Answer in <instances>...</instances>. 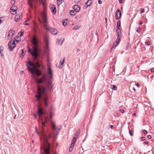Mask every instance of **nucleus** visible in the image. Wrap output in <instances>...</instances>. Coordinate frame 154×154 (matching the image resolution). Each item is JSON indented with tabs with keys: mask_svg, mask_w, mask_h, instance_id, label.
Instances as JSON below:
<instances>
[{
	"mask_svg": "<svg viewBox=\"0 0 154 154\" xmlns=\"http://www.w3.org/2000/svg\"><path fill=\"white\" fill-rule=\"evenodd\" d=\"M38 84H42L43 85H38L37 87V95L35 96L36 98V100H40L41 99L43 100L45 106V107L48 106V97L46 94L48 91H51L53 86L52 85V82L46 79L45 75H43L42 77L40 79L37 81Z\"/></svg>",
	"mask_w": 154,
	"mask_h": 154,
	"instance_id": "obj_1",
	"label": "nucleus"
},
{
	"mask_svg": "<svg viewBox=\"0 0 154 154\" xmlns=\"http://www.w3.org/2000/svg\"><path fill=\"white\" fill-rule=\"evenodd\" d=\"M32 43L33 45V51H32L29 47H28V52L32 56L35 57H38L39 56V55L37 53V51L39 49V45L35 35L33 36L32 40Z\"/></svg>",
	"mask_w": 154,
	"mask_h": 154,
	"instance_id": "obj_2",
	"label": "nucleus"
},
{
	"mask_svg": "<svg viewBox=\"0 0 154 154\" xmlns=\"http://www.w3.org/2000/svg\"><path fill=\"white\" fill-rule=\"evenodd\" d=\"M43 133V131L42 137L43 141L44 151L45 154H50V144L48 142V139L51 138L52 136L51 134H49L48 136H46Z\"/></svg>",
	"mask_w": 154,
	"mask_h": 154,
	"instance_id": "obj_3",
	"label": "nucleus"
},
{
	"mask_svg": "<svg viewBox=\"0 0 154 154\" xmlns=\"http://www.w3.org/2000/svg\"><path fill=\"white\" fill-rule=\"evenodd\" d=\"M28 70L31 72L33 75L35 74L38 76H40L42 74V72L39 70H37L35 71V66L33 62L28 61L27 62Z\"/></svg>",
	"mask_w": 154,
	"mask_h": 154,
	"instance_id": "obj_4",
	"label": "nucleus"
},
{
	"mask_svg": "<svg viewBox=\"0 0 154 154\" xmlns=\"http://www.w3.org/2000/svg\"><path fill=\"white\" fill-rule=\"evenodd\" d=\"M38 113L39 116V117L41 119L42 125V129H43V128L45 127V123H47L48 118V117H45L44 119H43L42 116L44 114V112L43 109L39 107H38Z\"/></svg>",
	"mask_w": 154,
	"mask_h": 154,
	"instance_id": "obj_5",
	"label": "nucleus"
},
{
	"mask_svg": "<svg viewBox=\"0 0 154 154\" xmlns=\"http://www.w3.org/2000/svg\"><path fill=\"white\" fill-rule=\"evenodd\" d=\"M44 27L46 30L51 32L53 35H55L57 34V30L56 29L51 28L49 26L47 25H45L44 26Z\"/></svg>",
	"mask_w": 154,
	"mask_h": 154,
	"instance_id": "obj_6",
	"label": "nucleus"
},
{
	"mask_svg": "<svg viewBox=\"0 0 154 154\" xmlns=\"http://www.w3.org/2000/svg\"><path fill=\"white\" fill-rule=\"evenodd\" d=\"M16 45L14 41H12V40L10 41L8 43V48L9 50L11 51H13L14 48L16 47Z\"/></svg>",
	"mask_w": 154,
	"mask_h": 154,
	"instance_id": "obj_7",
	"label": "nucleus"
},
{
	"mask_svg": "<svg viewBox=\"0 0 154 154\" xmlns=\"http://www.w3.org/2000/svg\"><path fill=\"white\" fill-rule=\"evenodd\" d=\"M41 15L42 17V21L43 23L45 24L44 26L46 25L48 23V20L47 19V15L45 12H43L41 14Z\"/></svg>",
	"mask_w": 154,
	"mask_h": 154,
	"instance_id": "obj_8",
	"label": "nucleus"
},
{
	"mask_svg": "<svg viewBox=\"0 0 154 154\" xmlns=\"http://www.w3.org/2000/svg\"><path fill=\"white\" fill-rule=\"evenodd\" d=\"M116 19L117 20H119L120 19L121 17V13L119 9H117L116 12Z\"/></svg>",
	"mask_w": 154,
	"mask_h": 154,
	"instance_id": "obj_9",
	"label": "nucleus"
},
{
	"mask_svg": "<svg viewBox=\"0 0 154 154\" xmlns=\"http://www.w3.org/2000/svg\"><path fill=\"white\" fill-rule=\"evenodd\" d=\"M116 32L117 34V40H120L122 37L121 32L120 29H116Z\"/></svg>",
	"mask_w": 154,
	"mask_h": 154,
	"instance_id": "obj_10",
	"label": "nucleus"
},
{
	"mask_svg": "<svg viewBox=\"0 0 154 154\" xmlns=\"http://www.w3.org/2000/svg\"><path fill=\"white\" fill-rule=\"evenodd\" d=\"M22 17V15L21 14H17L15 17V21L16 22L18 21L21 19V17Z\"/></svg>",
	"mask_w": 154,
	"mask_h": 154,
	"instance_id": "obj_11",
	"label": "nucleus"
},
{
	"mask_svg": "<svg viewBox=\"0 0 154 154\" xmlns=\"http://www.w3.org/2000/svg\"><path fill=\"white\" fill-rule=\"evenodd\" d=\"M45 47L46 50L48 49L49 48V41L48 38H45Z\"/></svg>",
	"mask_w": 154,
	"mask_h": 154,
	"instance_id": "obj_12",
	"label": "nucleus"
},
{
	"mask_svg": "<svg viewBox=\"0 0 154 154\" xmlns=\"http://www.w3.org/2000/svg\"><path fill=\"white\" fill-rule=\"evenodd\" d=\"M80 133V130H79L75 134L74 136L72 139L75 140V142L76 141V140L78 137Z\"/></svg>",
	"mask_w": 154,
	"mask_h": 154,
	"instance_id": "obj_13",
	"label": "nucleus"
},
{
	"mask_svg": "<svg viewBox=\"0 0 154 154\" xmlns=\"http://www.w3.org/2000/svg\"><path fill=\"white\" fill-rule=\"evenodd\" d=\"M92 4L91 0H88V1L86 2L85 5L84 6L85 8H86L88 6H90Z\"/></svg>",
	"mask_w": 154,
	"mask_h": 154,
	"instance_id": "obj_14",
	"label": "nucleus"
},
{
	"mask_svg": "<svg viewBox=\"0 0 154 154\" xmlns=\"http://www.w3.org/2000/svg\"><path fill=\"white\" fill-rule=\"evenodd\" d=\"M75 143V140H74L73 139L72 140V142L71 144V146L70 147L69 149V151L71 152L72 151V149H73V147L74 146V145Z\"/></svg>",
	"mask_w": 154,
	"mask_h": 154,
	"instance_id": "obj_15",
	"label": "nucleus"
},
{
	"mask_svg": "<svg viewBox=\"0 0 154 154\" xmlns=\"http://www.w3.org/2000/svg\"><path fill=\"white\" fill-rule=\"evenodd\" d=\"M73 8L76 12H78L80 10V8L79 5H74Z\"/></svg>",
	"mask_w": 154,
	"mask_h": 154,
	"instance_id": "obj_16",
	"label": "nucleus"
},
{
	"mask_svg": "<svg viewBox=\"0 0 154 154\" xmlns=\"http://www.w3.org/2000/svg\"><path fill=\"white\" fill-rule=\"evenodd\" d=\"M51 10L53 13L55 14L56 12V8L55 5H53L52 6L51 8Z\"/></svg>",
	"mask_w": 154,
	"mask_h": 154,
	"instance_id": "obj_17",
	"label": "nucleus"
},
{
	"mask_svg": "<svg viewBox=\"0 0 154 154\" xmlns=\"http://www.w3.org/2000/svg\"><path fill=\"white\" fill-rule=\"evenodd\" d=\"M14 33V31L13 30H10L9 32V33L8 35V36L9 37L11 36V37H12Z\"/></svg>",
	"mask_w": 154,
	"mask_h": 154,
	"instance_id": "obj_18",
	"label": "nucleus"
},
{
	"mask_svg": "<svg viewBox=\"0 0 154 154\" xmlns=\"http://www.w3.org/2000/svg\"><path fill=\"white\" fill-rule=\"evenodd\" d=\"M63 41H62L61 40V38L60 39H57V41L56 42V44L58 45H61L63 44Z\"/></svg>",
	"mask_w": 154,
	"mask_h": 154,
	"instance_id": "obj_19",
	"label": "nucleus"
},
{
	"mask_svg": "<svg viewBox=\"0 0 154 154\" xmlns=\"http://www.w3.org/2000/svg\"><path fill=\"white\" fill-rule=\"evenodd\" d=\"M120 40H119V41L117 40V39H116V41L114 42L113 44L112 45V47H111V49H112L113 48L115 47L116 46L117 44L119 43L120 42Z\"/></svg>",
	"mask_w": 154,
	"mask_h": 154,
	"instance_id": "obj_20",
	"label": "nucleus"
},
{
	"mask_svg": "<svg viewBox=\"0 0 154 154\" xmlns=\"http://www.w3.org/2000/svg\"><path fill=\"white\" fill-rule=\"evenodd\" d=\"M65 60V57H64L63 59V61H62L61 60L60 61L59 65H60V68H62V67L63 66V64Z\"/></svg>",
	"mask_w": 154,
	"mask_h": 154,
	"instance_id": "obj_21",
	"label": "nucleus"
},
{
	"mask_svg": "<svg viewBox=\"0 0 154 154\" xmlns=\"http://www.w3.org/2000/svg\"><path fill=\"white\" fill-rule=\"evenodd\" d=\"M43 75H45V76H46V75H45V74H43L42 75V76H43ZM42 77L41 78H40L39 79H40L41 78H42ZM52 78H53V76H52V75H49V79H47V78H46V80H50V81H51L52 82V80H51V79H52ZM39 80V79L37 80L36 81L37 82V80Z\"/></svg>",
	"mask_w": 154,
	"mask_h": 154,
	"instance_id": "obj_22",
	"label": "nucleus"
},
{
	"mask_svg": "<svg viewBox=\"0 0 154 154\" xmlns=\"http://www.w3.org/2000/svg\"><path fill=\"white\" fill-rule=\"evenodd\" d=\"M57 128H56L54 122L52 123V130L56 131H57Z\"/></svg>",
	"mask_w": 154,
	"mask_h": 154,
	"instance_id": "obj_23",
	"label": "nucleus"
},
{
	"mask_svg": "<svg viewBox=\"0 0 154 154\" xmlns=\"http://www.w3.org/2000/svg\"><path fill=\"white\" fill-rule=\"evenodd\" d=\"M48 73L49 75H51L52 74V72L51 69L49 67L48 68Z\"/></svg>",
	"mask_w": 154,
	"mask_h": 154,
	"instance_id": "obj_24",
	"label": "nucleus"
},
{
	"mask_svg": "<svg viewBox=\"0 0 154 154\" xmlns=\"http://www.w3.org/2000/svg\"><path fill=\"white\" fill-rule=\"evenodd\" d=\"M21 51L22 52L21 54H20V57L21 58H22L24 56L25 54L24 53V51L23 49H22Z\"/></svg>",
	"mask_w": 154,
	"mask_h": 154,
	"instance_id": "obj_25",
	"label": "nucleus"
},
{
	"mask_svg": "<svg viewBox=\"0 0 154 154\" xmlns=\"http://www.w3.org/2000/svg\"><path fill=\"white\" fill-rule=\"evenodd\" d=\"M121 26V22L120 21H119L117 22V25L116 27V29H120L119 27Z\"/></svg>",
	"mask_w": 154,
	"mask_h": 154,
	"instance_id": "obj_26",
	"label": "nucleus"
},
{
	"mask_svg": "<svg viewBox=\"0 0 154 154\" xmlns=\"http://www.w3.org/2000/svg\"><path fill=\"white\" fill-rule=\"evenodd\" d=\"M111 88L112 90H116L117 89V87L116 85H111Z\"/></svg>",
	"mask_w": 154,
	"mask_h": 154,
	"instance_id": "obj_27",
	"label": "nucleus"
},
{
	"mask_svg": "<svg viewBox=\"0 0 154 154\" xmlns=\"http://www.w3.org/2000/svg\"><path fill=\"white\" fill-rule=\"evenodd\" d=\"M64 0H57V5L59 6L61 4Z\"/></svg>",
	"mask_w": 154,
	"mask_h": 154,
	"instance_id": "obj_28",
	"label": "nucleus"
},
{
	"mask_svg": "<svg viewBox=\"0 0 154 154\" xmlns=\"http://www.w3.org/2000/svg\"><path fill=\"white\" fill-rule=\"evenodd\" d=\"M131 47L129 43H127V46L125 48L126 50H127L129 48H130Z\"/></svg>",
	"mask_w": 154,
	"mask_h": 154,
	"instance_id": "obj_29",
	"label": "nucleus"
},
{
	"mask_svg": "<svg viewBox=\"0 0 154 154\" xmlns=\"http://www.w3.org/2000/svg\"><path fill=\"white\" fill-rule=\"evenodd\" d=\"M70 13L71 15H75V14L74 11L73 10L70 11Z\"/></svg>",
	"mask_w": 154,
	"mask_h": 154,
	"instance_id": "obj_30",
	"label": "nucleus"
},
{
	"mask_svg": "<svg viewBox=\"0 0 154 154\" xmlns=\"http://www.w3.org/2000/svg\"><path fill=\"white\" fill-rule=\"evenodd\" d=\"M80 27V26H76L73 28V30H76L77 29H79Z\"/></svg>",
	"mask_w": 154,
	"mask_h": 154,
	"instance_id": "obj_31",
	"label": "nucleus"
},
{
	"mask_svg": "<svg viewBox=\"0 0 154 154\" xmlns=\"http://www.w3.org/2000/svg\"><path fill=\"white\" fill-rule=\"evenodd\" d=\"M19 38V36H17L16 37L14 38V42L16 41L17 42H18L19 41V40H17V39H18Z\"/></svg>",
	"mask_w": 154,
	"mask_h": 154,
	"instance_id": "obj_32",
	"label": "nucleus"
},
{
	"mask_svg": "<svg viewBox=\"0 0 154 154\" xmlns=\"http://www.w3.org/2000/svg\"><path fill=\"white\" fill-rule=\"evenodd\" d=\"M15 6H13L11 7L10 8V10H11V11H13V12H16L17 10L14 9L13 8L14 7H15Z\"/></svg>",
	"mask_w": 154,
	"mask_h": 154,
	"instance_id": "obj_33",
	"label": "nucleus"
},
{
	"mask_svg": "<svg viewBox=\"0 0 154 154\" xmlns=\"http://www.w3.org/2000/svg\"><path fill=\"white\" fill-rule=\"evenodd\" d=\"M140 141H143L146 140V138L145 137H142L140 138Z\"/></svg>",
	"mask_w": 154,
	"mask_h": 154,
	"instance_id": "obj_34",
	"label": "nucleus"
},
{
	"mask_svg": "<svg viewBox=\"0 0 154 154\" xmlns=\"http://www.w3.org/2000/svg\"><path fill=\"white\" fill-rule=\"evenodd\" d=\"M28 4H29V6L31 8H33V5L31 3V2H30L29 1H28Z\"/></svg>",
	"mask_w": 154,
	"mask_h": 154,
	"instance_id": "obj_35",
	"label": "nucleus"
},
{
	"mask_svg": "<svg viewBox=\"0 0 154 154\" xmlns=\"http://www.w3.org/2000/svg\"><path fill=\"white\" fill-rule=\"evenodd\" d=\"M136 32H140L141 30V28H140L138 27L136 28Z\"/></svg>",
	"mask_w": 154,
	"mask_h": 154,
	"instance_id": "obj_36",
	"label": "nucleus"
},
{
	"mask_svg": "<svg viewBox=\"0 0 154 154\" xmlns=\"http://www.w3.org/2000/svg\"><path fill=\"white\" fill-rule=\"evenodd\" d=\"M11 3L12 5H14L15 3V0H11Z\"/></svg>",
	"mask_w": 154,
	"mask_h": 154,
	"instance_id": "obj_37",
	"label": "nucleus"
},
{
	"mask_svg": "<svg viewBox=\"0 0 154 154\" xmlns=\"http://www.w3.org/2000/svg\"><path fill=\"white\" fill-rule=\"evenodd\" d=\"M39 61L38 60V62L37 63V66H38V67H40L41 66V64L40 63H39Z\"/></svg>",
	"mask_w": 154,
	"mask_h": 154,
	"instance_id": "obj_38",
	"label": "nucleus"
},
{
	"mask_svg": "<svg viewBox=\"0 0 154 154\" xmlns=\"http://www.w3.org/2000/svg\"><path fill=\"white\" fill-rule=\"evenodd\" d=\"M145 44L148 45H150V42H145Z\"/></svg>",
	"mask_w": 154,
	"mask_h": 154,
	"instance_id": "obj_39",
	"label": "nucleus"
},
{
	"mask_svg": "<svg viewBox=\"0 0 154 154\" xmlns=\"http://www.w3.org/2000/svg\"><path fill=\"white\" fill-rule=\"evenodd\" d=\"M140 11L141 13H142L144 12V11H145L144 9L143 8H140Z\"/></svg>",
	"mask_w": 154,
	"mask_h": 154,
	"instance_id": "obj_40",
	"label": "nucleus"
},
{
	"mask_svg": "<svg viewBox=\"0 0 154 154\" xmlns=\"http://www.w3.org/2000/svg\"><path fill=\"white\" fill-rule=\"evenodd\" d=\"M62 23L64 26H65L66 25L67 23L65 21H63Z\"/></svg>",
	"mask_w": 154,
	"mask_h": 154,
	"instance_id": "obj_41",
	"label": "nucleus"
},
{
	"mask_svg": "<svg viewBox=\"0 0 154 154\" xmlns=\"http://www.w3.org/2000/svg\"><path fill=\"white\" fill-rule=\"evenodd\" d=\"M35 132L38 135L39 134V132L38 131L36 128H35Z\"/></svg>",
	"mask_w": 154,
	"mask_h": 154,
	"instance_id": "obj_42",
	"label": "nucleus"
},
{
	"mask_svg": "<svg viewBox=\"0 0 154 154\" xmlns=\"http://www.w3.org/2000/svg\"><path fill=\"white\" fill-rule=\"evenodd\" d=\"M143 132L144 134H147L148 132L146 130H143Z\"/></svg>",
	"mask_w": 154,
	"mask_h": 154,
	"instance_id": "obj_43",
	"label": "nucleus"
},
{
	"mask_svg": "<svg viewBox=\"0 0 154 154\" xmlns=\"http://www.w3.org/2000/svg\"><path fill=\"white\" fill-rule=\"evenodd\" d=\"M20 37H21L23 35V32L21 31L20 32Z\"/></svg>",
	"mask_w": 154,
	"mask_h": 154,
	"instance_id": "obj_44",
	"label": "nucleus"
},
{
	"mask_svg": "<svg viewBox=\"0 0 154 154\" xmlns=\"http://www.w3.org/2000/svg\"><path fill=\"white\" fill-rule=\"evenodd\" d=\"M119 111L122 113H124L125 112V110L123 109H120Z\"/></svg>",
	"mask_w": 154,
	"mask_h": 154,
	"instance_id": "obj_45",
	"label": "nucleus"
},
{
	"mask_svg": "<svg viewBox=\"0 0 154 154\" xmlns=\"http://www.w3.org/2000/svg\"><path fill=\"white\" fill-rule=\"evenodd\" d=\"M129 133L130 134V136H133V134H132L131 130H129Z\"/></svg>",
	"mask_w": 154,
	"mask_h": 154,
	"instance_id": "obj_46",
	"label": "nucleus"
},
{
	"mask_svg": "<svg viewBox=\"0 0 154 154\" xmlns=\"http://www.w3.org/2000/svg\"><path fill=\"white\" fill-rule=\"evenodd\" d=\"M147 137L149 139H150L151 138V136L150 135H148L147 136Z\"/></svg>",
	"mask_w": 154,
	"mask_h": 154,
	"instance_id": "obj_47",
	"label": "nucleus"
},
{
	"mask_svg": "<svg viewBox=\"0 0 154 154\" xmlns=\"http://www.w3.org/2000/svg\"><path fill=\"white\" fill-rule=\"evenodd\" d=\"M0 54L1 57H2L4 56V54H2V51H0Z\"/></svg>",
	"mask_w": 154,
	"mask_h": 154,
	"instance_id": "obj_48",
	"label": "nucleus"
},
{
	"mask_svg": "<svg viewBox=\"0 0 154 154\" xmlns=\"http://www.w3.org/2000/svg\"><path fill=\"white\" fill-rule=\"evenodd\" d=\"M148 141H145L143 143V144L144 145L145 144H148Z\"/></svg>",
	"mask_w": 154,
	"mask_h": 154,
	"instance_id": "obj_49",
	"label": "nucleus"
},
{
	"mask_svg": "<svg viewBox=\"0 0 154 154\" xmlns=\"http://www.w3.org/2000/svg\"><path fill=\"white\" fill-rule=\"evenodd\" d=\"M98 3L99 4H101L102 3V2L100 0H98Z\"/></svg>",
	"mask_w": 154,
	"mask_h": 154,
	"instance_id": "obj_50",
	"label": "nucleus"
},
{
	"mask_svg": "<svg viewBox=\"0 0 154 154\" xmlns=\"http://www.w3.org/2000/svg\"><path fill=\"white\" fill-rule=\"evenodd\" d=\"M80 0H75V2L76 3H78L80 2Z\"/></svg>",
	"mask_w": 154,
	"mask_h": 154,
	"instance_id": "obj_51",
	"label": "nucleus"
},
{
	"mask_svg": "<svg viewBox=\"0 0 154 154\" xmlns=\"http://www.w3.org/2000/svg\"><path fill=\"white\" fill-rule=\"evenodd\" d=\"M139 25H142V21H139Z\"/></svg>",
	"mask_w": 154,
	"mask_h": 154,
	"instance_id": "obj_52",
	"label": "nucleus"
},
{
	"mask_svg": "<svg viewBox=\"0 0 154 154\" xmlns=\"http://www.w3.org/2000/svg\"><path fill=\"white\" fill-rule=\"evenodd\" d=\"M2 17H0V24H1L2 23V21L1 20V18H2Z\"/></svg>",
	"mask_w": 154,
	"mask_h": 154,
	"instance_id": "obj_53",
	"label": "nucleus"
},
{
	"mask_svg": "<svg viewBox=\"0 0 154 154\" xmlns=\"http://www.w3.org/2000/svg\"><path fill=\"white\" fill-rule=\"evenodd\" d=\"M151 71L152 72H154V68H151Z\"/></svg>",
	"mask_w": 154,
	"mask_h": 154,
	"instance_id": "obj_54",
	"label": "nucleus"
},
{
	"mask_svg": "<svg viewBox=\"0 0 154 154\" xmlns=\"http://www.w3.org/2000/svg\"><path fill=\"white\" fill-rule=\"evenodd\" d=\"M136 85L139 87L140 85V84L138 83H137L136 84Z\"/></svg>",
	"mask_w": 154,
	"mask_h": 154,
	"instance_id": "obj_55",
	"label": "nucleus"
},
{
	"mask_svg": "<svg viewBox=\"0 0 154 154\" xmlns=\"http://www.w3.org/2000/svg\"><path fill=\"white\" fill-rule=\"evenodd\" d=\"M113 127H114V126L113 125H111L110 126V128H113Z\"/></svg>",
	"mask_w": 154,
	"mask_h": 154,
	"instance_id": "obj_56",
	"label": "nucleus"
},
{
	"mask_svg": "<svg viewBox=\"0 0 154 154\" xmlns=\"http://www.w3.org/2000/svg\"><path fill=\"white\" fill-rule=\"evenodd\" d=\"M60 127H60V128H59L57 127H56V128H57V130H58V131H59L60 129Z\"/></svg>",
	"mask_w": 154,
	"mask_h": 154,
	"instance_id": "obj_57",
	"label": "nucleus"
},
{
	"mask_svg": "<svg viewBox=\"0 0 154 154\" xmlns=\"http://www.w3.org/2000/svg\"><path fill=\"white\" fill-rule=\"evenodd\" d=\"M119 3H121L122 2V0H119Z\"/></svg>",
	"mask_w": 154,
	"mask_h": 154,
	"instance_id": "obj_58",
	"label": "nucleus"
},
{
	"mask_svg": "<svg viewBox=\"0 0 154 154\" xmlns=\"http://www.w3.org/2000/svg\"><path fill=\"white\" fill-rule=\"evenodd\" d=\"M133 115H134V116H136V115H137V114L136 113H134L133 114Z\"/></svg>",
	"mask_w": 154,
	"mask_h": 154,
	"instance_id": "obj_59",
	"label": "nucleus"
},
{
	"mask_svg": "<svg viewBox=\"0 0 154 154\" xmlns=\"http://www.w3.org/2000/svg\"><path fill=\"white\" fill-rule=\"evenodd\" d=\"M80 51V50L79 49H78L77 50V52H79V51Z\"/></svg>",
	"mask_w": 154,
	"mask_h": 154,
	"instance_id": "obj_60",
	"label": "nucleus"
},
{
	"mask_svg": "<svg viewBox=\"0 0 154 154\" xmlns=\"http://www.w3.org/2000/svg\"><path fill=\"white\" fill-rule=\"evenodd\" d=\"M132 89H133L134 90V91H136V90H135V88H134L133 87V88H132Z\"/></svg>",
	"mask_w": 154,
	"mask_h": 154,
	"instance_id": "obj_61",
	"label": "nucleus"
},
{
	"mask_svg": "<svg viewBox=\"0 0 154 154\" xmlns=\"http://www.w3.org/2000/svg\"><path fill=\"white\" fill-rule=\"evenodd\" d=\"M1 48H2V46H1V48H0V51H3V49H1Z\"/></svg>",
	"mask_w": 154,
	"mask_h": 154,
	"instance_id": "obj_62",
	"label": "nucleus"
},
{
	"mask_svg": "<svg viewBox=\"0 0 154 154\" xmlns=\"http://www.w3.org/2000/svg\"><path fill=\"white\" fill-rule=\"evenodd\" d=\"M105 22H106V23L107 20V19H106V18H105Z\"/></svg>",
	"mask_w": 154,
	"mask_h": 154,
	"instance_id": "obj_63",
	"label": "nucleus"
},
{
	"mask_svg": "<svg viewBox=\"0 0 154 154\" xmlns=\"http://www.w3.org/2000/svg\"><path fill=\"white\" fill-rule=\"evenodd\" d=\"M24 25H28L29 24V23H24Z\"/></svg>",
	"mask_w": 154,
	"mask_h": 154,
	"instance_id": "obj_64",
	"label": "nucleus"
}]
</instances>
